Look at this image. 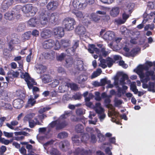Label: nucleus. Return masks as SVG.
Returning a JSON list of instances; mask_svg holds the SVG:
<instances>
[{
	"label": "nucleus",
	"instance_id": "obj_1",
	"mask_svg": "<svg viewBox=\"0 0 155 155\" xmlns=\"http://www.w3.org/2000/svg\"><path fill=\"white\" fill-rule=\"evenodd\" d=\"M46 9H41L40 12L39 21L41 24L44 25L49 21L52 23H55L59 18V14L57 12L51 13L50 15Z\"/></svg>",
	"mask_w": 155,
	"mask_h": 155
},
{
	"label": "nucleus",
	"instance_id": "obj_2",
	"mask_svg": "<svg viewBox=\"0 0 155 155\" xmlns=\"http://www.w3.org/2000/svg\"><path fill=\"white\" fill-rule=\"evenodd\" d=\"M110 100L108 97L106 98L104 101L106 106L109 110L108 115L109 117H111V120L112 122L119 124L120 123L118 120V114L115 110L113 106L110 104Z\"/></svg>",
	"mask_w": 155,
	"mask_h": 155
},
{
	"label": "nucleus",
	"instance_id": "obj_3",
	"mask_svg": "<svg viewBox=\"0 0 155 155\" xmlns=\"http://www.w3.org/2000/svg\"><path fill=\"white\" fill-rule=\"evenodd\" d=\"M94 2V0H73L71 8L73 10H76L84 8L87 3L92 4Z\"/></svg>",
	"mask_w": 155,
	"mask_h": 155
},
{
	"label": "nucleus",
	"instance_id": "obj_4",
	"mask_svg": "<svg viewBox=\"0 0 155 155\" xmlns=\"http://www.w3.org/2000/svg\"><path fill=\"white\" fill-rule=\"evenodd\" d=\"M21 77L22 78L25 79V81L27 83L28 88L29 89L32 88V92L33 94H35V93L39 91V89L38 87H33V85H36L37 83L33 79L31 78L29 76L28 73H22Z\"/></svg>",
	"mask_w": 155,
	"mask_h": 155
},
{
	"label": "nucleus",
	"instance_id": "obj_5",
	"mask_svg": "<svg viewBox=\"0 0 155 155\" xmlns=\"http://www.w3.org/2000/svg\"><path fill=\"white\" fill-rule=\"evenodd\" d=\"M118 75L119 76H121V78L120 80V82L119 83V78L117 76H116L114 78V84L116 86V87L118 88V91H120V88L119 87V85H121L122 86V88L124 90H126L127 89V86L124 85L125 84L124 81L128 79V76L126 74H124L123 72H120L118 73Z\"/></svg>",
	"mask_w": 155,
	"mask_h": 155
},
{
	"label": "nucleus",
	"instance_id": "obj_6",
	"mask_svg": "<svg viewBox=\"0 0 155 155\" xmlns=\"http://www.w3.org/2000/svg\"><path fill=\"white\" fill-rule=\"evenodd\" d=\"M21 8L20 5L17 6L15 8H13L11 12H8L4 15V17L5 19L9 20H13L15 17L18 18L20 16L19 14V9Z\"/></svg>",
	"mask_w": 155,
	"mask_h": 155
},
{
	"label": "nucleus",
	"instance_id": "obj_7",
	"mask_svg": "<svg viewBox=\"0 0 155 155\" xmlns=\"http://www.w3.org/2000/svg\"><path fill=\"white\" fill-rule=\"evenodd\" d=\"M43 46L45 49L51 48L53 46L55 50H58L60 47V45L57 40L55 41L53 40L49 39L44 41L43 43Z\"/></svg>",
	"mask_w": 155,
	"mask_h": 155
},
{
	"label": "nucleus",
	"instance_id": "obj_8",
	"mask_svg": "<svg viewBox=\"0 0 155 155\" xmlns=\"http://www.w3.org/2000/svg\"><path fill=\"white\" fill-rule=\"evenodd\" d=\"M105 48H103L101 51H100L98 48H95V45H89L88 51L91 53L92 54L95 51L96 53L98 54L99 56H101V54H102L103 56L106 57L107 55L110 53V51H105Z\"/></svg>",
	"mask_w": 155,
	"mask_h": 155
},
{
	"label": "nucleus",
	"instance_id": "obj_9",
	"mask_svg": "<svg viewBox=\"0 0 155 155\" xmlns=\"http://www.w3.org/2000/svg\"><path fill=\"white\" fill-rule=\"evenodd\" d=\"M64 28L67 31L72 30L74 28V26L75 25V20L71 18H65L63 21Z\"/></svg>",
	"mask_w": 155,
	"mask_h": 155
},
{
	"label": "nucleus",
	"instance_id": "obj_10",
	"mask_svg": "<svg viewBox=\"0 0 155 155\" xmlns=\"http://www.w3.org/2000/svg\"><path fill=\"white\" fill-rule=\"evenodd\" d=\"M89 138V136L87 134H82L81 138L79 137L78 135H76L72 137V140L74 143L76 145H79V143L81 141L85 142Z\"/></svg>",
	"mask_w": 155,
	"mask_h": 155
},
{
	"label": "nucleus",
	"instance_id": "obj_11",
	"mask_svg": "<svg viewBox=\"0 0 155 155\" xmlns=\"http://www.w3.org/2000/svg\"><path fill=\"white\" fill-rule=\"evenodd\" d=\"M58 119L57 120L52 122L49 125L48 127H49L51 130V128L54 127L55 126L57 130H59L62 129L67 125V123L65 122L64 124H62L60 121H59Z\"/></svg>",
	"mask_w": 155,
	"mask_h": 155
},
{
	"label": "nucleus",
	"instance_id": "obj_12",
	"mask_svg": "<svg viewBox=\"0 0 155 155\" xmlns=\"http://www.w3.org/2000/svg\"><path fill=\"white\" fill-rule=\"evenodd\" d=\"M78 19L82 21V22L84 23H90V21L87 18L89 14H86L84 15L83 13L80 11L76 12H74Z\"/></svg>",
	"mask_w": 155,
	"mask_h": 155
},
{
	"label": "nucleus",
	"instance_id": "obj_13",
	"mask_svg": "<svg viewBox=\"0 0 155 155\" xmlns=\"http://www.w3.org/2000/svg\"><path fill=\"white\" fill-rule=\"evenodd\" d=\"M75 32L79 35L80 38L86 37L87 35L85 28L82 25H79L76 27Z\"/></svg>",
	"mask_w": 155,
	"mask_h": 155
},
{
	"label": "nucleus",
	"instance_id": "obj_14",
	"mask_svg": "<svg viewBox=\"0 0 155 155\" xmlns=\"http://www.w3.org/2000/svg\"><path fill=\"white\" fill-rule=\"evenodd\" d=\"M103 31H101L100 32V35L102 37V34ZM115 34L112 31H107L102 36L103 38L107 41H111L115 37Z\"/></svg>",
	"mask_w": 155,
	"mask_h": 155
},
{
	"label": "nucleus",
	"instance_id": "obj_15",
	"mask_svg": "<svg viewBox=\"0 0 155 155\" xmlns=\"http://www.w3.org/2000/svg\"><path fill=\"white\" fill-rule=\"evenodd\" d=\"M13 3V0H5L2 2L1 9V11L4 12L11 6Z\"/></svg>",
	"mask_w": 155,
	"mask_h": 155
},
{
	"label": "nucleus",
	"instance_id": "obj_16",
	"mask_svg": "<svg viewBox=\"0 0 155 155\" xmlns=\"http://www.w3.org/2000/svg\"><path fill=\"white\" fill-rule=\"evenodd\" d=\"M91 155V152L90 150L84 151L82 149L77 148L74 152V155Z\"/></svg>",
	"mask_w": 155,
	"mask_h": 155
},
{
	"label": "nucleus",
	"instance_id": "obj_17",
	"mask_svg": "<svg viewBox=\"0 0 155 155\" xmlns=\"http://www.w3.org/2000/svg\"><path fill=\"white\" fill-rule=\"evenodd\" d=\"M55 35H57L60 37H62L64 35V28L61 27H57L55 28L53 31Z\"/></svg>",
	"mask_w": 155,
	"mask_h": 155
},
{
	"label": "nucleus",
	"instance_id": "obj_18",
	"mask_svg": "<svg viewBox=\"0 0 155 155\" xmlns=\"http://www.w3.org/2000/svg\"><path fill=\"white\" fill-rule=\"evenodd\" d=\"M72 114V112L71 111H67L64 112V114L60 116L59 118V121H60L62 124H64V122L67 123V124H68L64 120V119L67 118L68 117L70 116Z\"/></svg>",
	"mask_w": 155,
	"mask_h": 155
},
{
	"label": "nucleus",
	"instance_id": "obj_19",
	"mask_svg": "<svg viewBox=\"0 0 155 155\" xmlns=\"http://www.w3.org/2000/svg\"><path fill=\"white\" fill-rule=\"evenodd\" d=\"M100 17H101L96 13H92L89 14V16L87 17V18L90 21L89 19H91L95 22H98L100 20Z\"/></svg>",
	"mask_w": 155,
	"mask_h": 155
},
{
	"label": "nucleus",
	"instance_id": "obj_20",
	"mask_svg": "<svg viewBox=\"0 0 155 155\" xmlns=\"http://www.w3.org/2000/svg\"><path fill=\"white\" fill-rule=\"evenodd\" d=\"M70 144L69 142L65 140L60 142L59 143L60 148L63 151H66L69 149Z\"/></svg>",
	"mask_w": 155,
	"mask_h": 155
},
{
	"label": "nucleus",
	"instance_id": "obj_21",
	"mask_svg": "<svg viewBox=\"0 0 155 155\" xmlns=\"http://www.w3.org/2000/svg\"><path fill=\"white\" fill-rule=\"evenodd\" d=\"M120 12V8L117 6H114L112 8L110 12V15L113 17H117Z\"/></svg>",
	"mask_w": 155,
	"mask_h": 155
},
{
	"label": "nucleus",
	"instance_id": "obj_22",
	"mask_svg": "<svg viewBox=\"0 0 155 155\" xmlns=\"http://www.w3.org/2000/svg\"><path fill=\"white\" fill-rule=\"evenodd\" d=\"M23 101L20 99H17L14 100L13 104L14 107L17 109L21 108L23 106Z\"/></svg>",
	"mask_w": 155,
	"mask_h": 155
},
{
	"label": "nucleus",
	"instance_id": "obj_23",
	"mask_svg": "<svg viewBox=\"0 0 155 155\" xmlns=\"http://www.w3.org/2000/svg\"><path fill=\"white\" fill-rule=\"evenodd\" d=\"M69 87L68 83L65 82L63 81L61 83V85H60L58 88V90L60 93H64L68 89Z\"/></svg>",
	"mask_w": 155,
	"mask_h": 155
},
{
	"label": "nucleus",
	"instance_id": "obj_24",
	"mask_svg": "<svg viewBox=\"0 0 155 155\" xmlns=\"http://www.w3.org/2000/svg\"><path fill=\"white\" fill-rule=\"evenodd\" d=\"M94 97V95L91 93L89 94L87 97L85 98V102L86 105L90 108H93L94 105H93L92 103L90 102V100L92 99Z\"/></svg>",
	"mask_w": 155,
	"mask_h": 155
},
{
	"label": "nucleus",
	"instance_id": "obj_25",
	"mask_svg": "<svg viewBox=\"0 0 155 155\" xmlns=\"http://www.w3.org/2000/svg\"><path fill=\"white\" fill-rule=\"evenodd\" d=\"M54 141L51 140L48 141L43 144V147L45 150L47 151V153H49V151L53 147H52Z\"/></svg>",
	"mask_w": 155,
	"mask_h": 155
},
{
	"label": "nucleus",
	"instance_id": "obj_26",
	"mask_svg": "<svg viewBox=\"0 0 155 155\" xmlns=\"http://www.w3.org/2000/svg\"><path fill=\"white\" fill-rule=\"evenodd\" d=\"M96 112L98 114L104 112V109L102 107L100 103H97L95 106H94L93 108Z\"/></svg>",
	"mask_w": 155,
	"mask_h": 155
},
{
	"label": "nucleus",
	"instance_id": "obj_27",
	"mask_svg": "<svg viewBox=\"0 0 155 155\" xmlns=\"http://www.w3.org/2000/svg\"><path fill=\"white\" fill-rule=\"evenodd\" d=\"M88 79V76L87 74H84L78 76L77 79L78 83L79 84H82L86 81Z\"/></svg>",
	"mask_w": 155,
	"mask_h": 155
},
{
	"label": "nucleus",
	"instance_id": "obj_28",
	"mask_svg": "<svg viewBox=\"0 0 155 155\" xmlns=\"http://www.w3.org/2000/svg\"><path fill=\"white\" fill-rule=\"evenodd\" d=\"M58 5L57 2H49L47 5V8L49 10H53L55 9Z\"/></svg>",
	"mask_w": 155,
	"mask_h": 155
},
{
	"label": "nucleus",
	"instance_id": "obj_29",
	"mask_svg": "<svg viewBox=\"0 0 155 155\" xmlns=\"http://www.w3.org/2000/svg\"><path fill=\"white\" fill-rule=\"evenodd\" d=\"M36 101L34 99L32 96H30L28 99L27 104L26 105V107H31L33 106L36 103Z\"/></svg>",
	"mask_w": 155,
	"mask_h": 155
},
{
	"label": "nucleus",
	"instance_id": "obj_30",
	"mask_svg": "<svg viewBox=\"0 0 155 155\" xmlns=\"http://www.w3.org/2000/svg\"><path fill=\"white\" fill-rule=\"evenodd\" d=\"M79 45V41L75 40L74 41V43L73 46L71 48H69L66 50L67 52H69L70 54L71 52L74 53L76 48L78 47Z\"/></svg>",
	"mask_w": 155,
	"mask_h": 155
},
{
	"label": "nucleus",
	"instance_id": "obj_31",
	"mask_svg": "<svg viewBox=\"0 0 155 155\" xmlns=\"http://www.w3.org/2000/svg\"><path fill=\"white\" fill-rule=\"evenodd\" d=\"M19 42V40L16 38H14L13 39H11L8 43L9 51H11L13 50L12 44H17Z\"/></svg>",
	"mask_w": 155,
	"mask_h": 155
},
{
	"label": "nucleus",
	"instance_id": "obj_32",
	"mask_svg": "<svg viewBox=\"0 0 155 155\" xmlns=\"http://www.w3.org/2000/svg\"><path fill=\"white\" fill-rule=\"evenodd\" d=\"M51 34V31L48 29L44 30L41 33V37L44 38L50 37Z\"/></svg>",
	"mask_w": 155,
	"mask_h": 155
},
{
	"label": "nucleus",
	"instance_id": "obj_33",
	"mask_svg": "<svg viewBox=\"0 0 155 155\" xmlns=\"http://www.w3.org/2000/svg\"><path fill=\"white\" fill-rule=\"evenodd\" d=\"M20 6L21 7V8L19 9V12H20V9H21L23 12L25 13H28L29 12L30 9L31 8V5L30 4L26 5L22 8L21 6Z\"/></svg>",
	"mask_w": 155,
	"mask_h": 155
},
{
	"label": "nucleus",
	"instance_id": "obj_34",
	"mask_svg": "<svg viewBox=\"0 0 155 155\" xmlns=\"http://www.w3.org/2000/svg\"><path fill=\"white\" fill-rule=\"evenodd\" d=\"M38 23V20L35 18H31L28 22V25L32 27L35 26Z\"/></svg>",
	"mask_w": 155,
	"mask_h": 155
},
{
	"label": "nucleus",
	"instance_id": "obj_35",
	"mask_svg": "<svg viewBox=\"0 0 155 155\" xmlns=\"http://www.w3.org/2000/svg\"><path fill=\"white\" fill-rule=\"evenodd\" d=\"M37 69L36 71L38 73H41L44 72L46 70V68L42 64H37L35 66Z\"/></svg>",
	"mask_w": 155,
	"mask_h": 155
},
{
	"label": "nucleus",
	"instance_id": "obj_36",
	"mask_svg": "<svg viewBox=\"0 0 155 155\" xmlns=\"http://www.w3.org/2000/svg\"><path fill=\"white\" fill-rule=\"evenodd\" d=\"M102 55H103L102 54H101V56H99L100 57L99 60L100 61L99 66L103 68H105L107 67L106 61V60L101 58V57Z\"/></svg>",
	"mask_w": 155,
	"mask_h": 155
},
{
	"label": "nucleus",
	"instance_id": "obj_37",
	"mask_svg": "<svg viewBox=\"0 0 155 155\" xmlns=\"http://www.w3.org/2000/svg\"><path fill=\"white\" fill-rule=\"evenodd\" d=\"M18 124V122L17 120H15L12 121L11 122L10 124H9L8 123H7L6 124V125L9 128L12 130H14V128L13 127L17 125Z\"/></svg>",
	"mask_w": 155,
	"mask_h": 155
},
{
	"label": "nucleus",
	"instance_id": "obj_38",
	"mask_svg": "<svg viewBox=\"0 0 155 155\" xmlns=\"http://www.w3.org/2000/svg\"><path fill=\"white\" fill-rule=\"evenodd\" d=\"M31 35V31L26 32L23 34L21 36V40L23 41H24L28 39L30 37Z\"/></svg>",
	"mask_w": 155,
	"mask_h": 155
},
{
	"label": "nucleus",
	"instance_id": "obj_39",
	"mask_svg": "<svg viewBox=\"0 0 155 155\" xmlns=\"http://www.w3.org/2000/svg\"><path fill=\"white\" fill-rule=\"evenodd\" d=\"M35 114L33 113H30L26 115L23 118L24 121L29 122L31 120V119L35 116Z\"/></svg>",
	"mask_w": 155,
	"mask_h": 155
},
{
	"label": "nucleus",
	"instance_id": "obj_40",
	"mask_svg": "<svg viewBox=\"0 0 155 155\" xmlns=\"http://www.w3.org/2000/svg\"><path fill=\"white\" fill-rule=\"evenodd\" d=\"M42 81L45 83H47L51 81V78L49 75H44L41 77Z\"/></svg>",
	"mask_w": 155,
	"mask_h": 155
},
{
	"label": "nucleus",
	"instance_id": "obj_41",
	"mask_svg": "<svg viewBox=\"0 0 155 155\" xmlns=\"http://www.w3.org/2000/svg\"><path fill=\"white\" fill-rule=\"evenodd\" d=\"M49 153L51 155H61L60 152L56 149L52 148L49 151Z\"/></svg>",
	"mask_w": 155,
	"mask_h": 155
},
{
	"label": "nucleus",
	"instance_id": "obj_42",
	"mask_svg": "<svg viewBox=\"0 0 155 155\" xmlns=\"http://www.w3.org/2000/svg\"><path fill=\"white\" fill-rule=\"evenodd\" d=\"M76 65L75 67L76 68H77L79 70H82L83 68V61H78L76 64Z\"/></svg>",
	"mask_w": 155,
	"mask_h": 155
},
{
	"label": "nucleus",
	"instance_id": "obj_43",
	"mask_svg": "<svg viewBox=\"0 0 155 155\" xmlns=\"http://www.w3.org/2000/svg\"><path fill=\"white\" fill-rule=\"evenodd\" d=\"M102 72V70L101 69H98L96 71L93 73L91 76V79L95 78L99 75Z\"/></svg>",
	"mask_w": 155,
	"mask_h": 155
},
{
	"label": "nucleus",
	"instance_id": "obj_44",
	"mask_svg": "<svg viewBox=\"0 0 155 155\" xmlns=\"http://www.w3.org/2000/svg\"><path fill=\"white\" fill-rule=\"evenodd\" d=\"M95 131L97 133V136L99 139V141L102 142L105 140L104 136L101 133L100 131L98 129H95Z\"/></svg>",
	"mask_w": 155,
	"mask_h": 155
},
{
	"label": "nucleus",
	"instance_id": "obj_45",
	"mask_svg": "<svg viewBox=\"0 0 155 155\" xmlns=\"http://www.w3.org/2000/svg\"><path fill=\"white\" fill-rule=\"evenodd\" d=\"M130 89L134 94H137L138 93V91L137 89L135 82H132L131 83Z\"/></svg>",
	"mask_w": 155,
	"mask_h": 155
},
{
	"label": "nucleus",
	"instance_id": "obj_46",
	"mask_svg": "<svg viewBox=\"0 0 155 155\" xmlns=\"http://www.w3.org/2000/svg\"><path fill=\"white\" fill-rule=\"evenodd\" d=\"M11 73H12L11 71H9L8 73V77H6V79L8 82H9V81H12L13 78H14Z\"/></svg>",
	"mask_w": 155,
	"mask_h": 155
},
{
	"label": "nucleus",
	"instance_id": "obj_47",
	"mask_svg": "<svg viewBox=\"0 0 155 155\" xmlns=\"http://www.w3.org/2000/svg\"><path fill=\"white\" fill-rule=\"evenodd\" d=\"M84 129L83 127L81 124H78L75 127V130L78 133H82Z\"/></svg>",
	"mask_w": 155,
	"mask_h": 155
},
{
	"label": "nucleus",
	"instance_id": "obj_48",
	"mask_svg": "<svg viewBox=\"0 0 155 155\" xmlns=\"http://www.w3.org/2000/svg\"><path fill=\"white\" fill-rule=\"evenodd\" d=\"M68 136V134L65 132H62L58 134V138L63 139L67 137Z\"/></svg>",
	"mask_w": 155,
	"mask_h": 155
},
{
	"label": "nucleus",
	"instance_id": "obj_49",
	"mask_svg": "<svg viewBox=\"0 0 155 155\" xmlns=\"http://www.w3.org/2000/svg\"><path fill=\"white\" fill-rule=\"evenodd\" d=\"M66 66L67 68H69L73 64V61L72 58H69L66 61Z\"/></svg>",
	"mask_w": 155,
	"mask_h": 155
},
{
	"label": "nucleus",
	"instance_id": "obj_50",
	"mask_svg": "<svg viewBox=\"0 0 155 155\" xmlns=\"http://www.w3.org/2000/svg\"><path fill=\"white\" fill-rule=\"evenodd\" d=\"M122 101L117 98H115L114 100V105L116 107H119L122 103Z\"/></svg>",
	"mask_w": 155,
	"mask_h": 155
},
{
	"label": "nucleus",
	"instance_id": "obj_51",
	"mask_svg": "<svg viewBox=\"0 0 155 155\" xmlns=\"http://www.w3.org/2000/svg\"><path fill=\"white\" fill-rule=\"evenodd\" d=\"M140 51V49L139 48H136L134 49H133L132 50H131L130 52V54L131 56H134L138 52Z\"/></svg>",
	"mask_w": 155,
	"mask_h": 155
},
{
	"label": "nucleus",
	"instance_id": "obj_52",
	"mask_svg": "<svg viewBox=\"0 0 155 155\" xmlns=\"http://www.w3.org/2000/svg\"><path fill=\"white\" fill-rule=\"evenodd\" d=\"M106 61L108 67H110L114 63V61L112 58H108Z\"/></svg>",
	"mask_w": 155,
	"mask_h": 155
},
{
	"label": "nucleus",
	"instance_id": "obj_53",
	"mask_svg": "<svg viewBox=\"0 0 155 155\" xmlns=\"http://www.w3.org/2000/svg\"><path fill=\"white\" fill-rule=\"evenodd\" d=\"M69 87H70L71 89L74 90H77L78 89V87L77 84L74 83H71L69 84Z\"/></svg>",
	"mask_w": 155,
	"mask_h": 155
},
{
	"label": "nucleus",
	"instance_id": "obj_54",
	"mask_svg": "<svg viewBox=\"0 0 155 155\" xmlns=\"http://www.w3.org/2000/svg\"><path fill=\"white\" fill-rule=\"evenodd\" d=\"M38 11V9L36 7L33 6L31 5V8L30 9V12H31L33 15H35Z\"/></svg>",
	"mask_w": 155,
	"mask_h": 155
},
{
	"label": "nucleus",
	"instance_id": "obj_55",
	"mask_svg": "<svg viewBox=\"0 0 155 155\" xmlns=\"http://www.w3.org/2000/svg\"><path fill=\"white\" fill-rule=\"evenodd\" d=\"M47 130H48V132H49L51 131V129L49 127H48L47 128L46 127H42L38 129V131L40 133H44Z\"/></svg>",
	"mask_w": 155,
	"mask_h": 155
},
{
	"label": "nucleus",
	"instance_id": "obj_56",
	"mask_svg": "<svg viewBox=\"0 0 155 155\" xmlns=\"http://www.w3.org/2000/svg\"><path fill=\"white\" fill-rule=\"evenodd\" d=\"M61 43L63 46L65 47L68 46L70 44V41L68 40H62Z\"/></svg>",
	"mask_w": 155,
	"mask_h": 155
},
{
	"label": "nucleus",
	"instance_id": "obj_57",
	"mask_svg": "<svg viewBox=\"0 0 155 155\" xmlns=\"http://www.w3.org/2000/svg\"><path fill=\"white\" fill-rule=\"evenodd\" d=\"M81 97V94L79 93H77L72 96V98L75 100H79Z\"/></svg>",
	"mask_w": 155,
	"mask_h": 155
},
{
	"label": "nucleus",
	"instance_id": "obj_58",
	"mask_svg": "<svg viewBox=\"0 0 155 155\" xmlns=\"http://www.w3.org/2000/svg\"><path fill=\"white\" fill-rule=\"evenodd\" d=\"M0 142L2 143H3L5 145H8L10 143L9 140H6L4 138H2L1 137L0 138Z\"/></svg>",
	"mask_w": 155,
	"mask_h": 155
},
{
	"label": "nucleus",
	"instance_id": "obj_59",
	"mask_svg": "<svg viewBox=\"0 0 155 155\" xmlns=\"http://www.w3.org/2000/svg\"><path fill=\"white\" fill-rule=\"evenodd\" d=\"M59 84V82L58 80H55L50 84L52 87H56Z\"/></svg>",
	"mask_w": 155,
	"mask_h": 155
},
{
	"label": "nucleus",
	"instance_id": "obj_60",
	"mask_svg": "<svg viewBox=\"0 0 155 155\" xmlns=\"http://www.w3.org/2000/svg\"><path fill=\"white\" fill-rule=\"evenodd\" d=\"M3 134L5 136L8 138L12 137L13 135V133H8L6 131H4Z\"/></svg>",
	"mask_w": 155,
	"mask_h": 155
},
{
	"label": "nucleus",
	"instance_id": "obj_61",
	"mask_svg": "<svg viewBox=\"0 0 155 155\" xmlns=\"http://www.w3.org/2000/svg\"><path fill=\"white\" fill-rule=\"evenodd\" d=\"M85 110L84 109L79 108L77 109L76 111V113L78 115L83 114L84 113Z\"/></svg>",
	"mask_w": 155,
	"mask_h": 155
},
{
	"label": "nucleus",
	"instance_id": "obj_62",
	"mask_svg": "<svg viewBox=\"0 0 155 155\" xmlns=\"http://www.w3.org/2000/svg\"><path fill=\"white\" fill-rule=\"evenodd\" d=\"M134 7V4L133 3H129L127 6V9H128L129 11H131Z\"/></svg>",
	"mask_w": 155,
	"mask_h": 155
},
{
	"label": "nucleus",
	"instance_id": "obj_63",
	"mask_svg": "<svg viewBox=\"0 0 155 155\" xmlns=\"http://www.w3.org/2000/svg\"><path fill=\"white\" fill-rule=\"evenodd\" d=\"M28 122L29 126L31 128L34 127L36 125H37L35 122L33 120H31L30 121H29Z\"/></svg>",
	"mask_w": 155,
	"mask_h": 155
},
{
	"label": "nucleus",
	"instance_id": "obj_64",
	"mask_svg": "<svg viewBox=\"0 0 155 155\" xmlns=\"http://www.w3.org/2000/svg\"><path fill=\"white\" fill-rule=\"evenodd\" d=\"M115 21L116 23L117 24H124L125 22V21H124L123 19H122L121 18H118L117 19H116L115 20Z\"/></svg>",
	"mask_w": 155,
	"mask_h": 155
}]
</instances>
